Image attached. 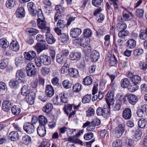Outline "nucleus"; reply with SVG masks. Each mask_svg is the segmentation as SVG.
Here are the masks:
<instances>
[{"label":"nucleus","instance_id":"1","mask_svg":"<svg viewBox=\"0 0 147 147\" xmlns=\"http://www.w3.org/2000/svg\"><path fill=\"white\" fill-rule=\"evenodd\" d=\"M35 62L37 66L40 67L41 66L42 63L45 66L50 65L51 64V60L49 56L43 54L40 56V58L36 57Z\"/></svg>","mask_w":147,"mask_h":147},{"label":"nucleus","instance_id":"2","mask_svg":"<svg viewBox=\"0 0 147 147\" xmlns=\"http://www.w3.org/2000/svg\"><path fill=\"white\" fill-rule=\"evenodd\" d=\"M28 10L32 16H36L40 18L42 17V11L41 9H38L37 10H35L36 6L32 2H31L28 3L27 5Z\"/></svg>","mask_w":147,"mask_h":147},{"label":"nucleus","instance_id":"3","mask_svg":"<svg viewBox=\"0 0 147 147\" xmlns=\"http://www.w3.org/2000/svg\"><path fill=\"white\" fill-rule=\"evenodd\" d=\"M35 65L32 63H28L26 67V74L28 76L31 77L35 75L36 71Z\"/></svg>","mask_w":147,"mask_h":147},{"label":"nucleus","instance_id":"4","mask_svg":"<svg viewBox=\"0 0 147 147\" xmlns=\"http://www.w3.org/2000/svg\"><path fill=\"white\" fill-rule=\"evenodd\" d=\"M124 125L123 124H120L117 127H116L113 131L115 136L117 138H120L124 132Z\"/></svg>","mask_w":147,"mask_h":147},{"label":"nucleus","instance_id":"5","mask_svg":"<svg viewBox=\"0 0 147 147\" xmlns=\"http://www.w3.org/2000/svg\"><path fill=\"white\" fill-rule=\"evenodd\" d=\"M24 81L20 80V79L16 78L15 80H11L9 82V86L11 88L16 89L18 88L20 86L23 85L24 83Z\"/></svg>","mask_w":147,"mask_h":147},{"label":"nucleus","instance_id":"6","mask_svg":"<svg viewBox=\"0 0 147 147\" xmlns=\"http://www.w3.org/2000/svg\"><path fill=\"white\" fill-rule=\"evenodd\" d=\"M87 38L85 40L87 42H85L84 43L82 44L81 46L82 47V49L84 52L87 54H89L91 50V48L90 45L89 44L90 42V39L89 37H87Z\"/></svg>","mask_w":147,"mask_h":147},{"label":"nucleus","instance_id":"7","mask_svg":"<svg viewBox=\"0 0 147 147\" xmlns=\"http://www.w3.org/2000/svg\"><path fill=\"white\" fill-rule=\"evenodd\" d=\"M23 128L24 131L27 133L31 134L35 131L34 126L33 124L31 123L27 122L24 125Z\"/></svg>","mask_w":147,"mask_h":147},{"label":"nucleus","instance_id":"8","mask_svg":"<svg viewBox=\"0 0 147 147\" xmlns=\"http://www.w3.org/2000/svg\"><path fill=\"white\" fill-rule=\"evenodd\" d=\"M128 77L130 78L131 81L134 84H140L141 81V77L139 75H134L132 73H129L128 75Z\"/></svg>","mask_w":147,"mask_h":147},{"label":"nucleus","instance_id":"9","mask_svg":"<svg viewBox=\"0 0 147 147\" xmlns=\"http://www.w3.org/2000/svg\"><path fill=\"white\" fill-rule=\"evenodd\" d=\"M25 96L27 102L30 105H32L34 103L35 99V93L32 92H28Z\"/></svg>","mask_w":147,"mask_h":147},{"label":"nucleus","instance_id":"10","mask_svg":"<svg viewBox=\"0 0 147 147\" xmlns=\"http://www.w3.org/2000/svg\"><path fill=\"white\" fill-rule=\"evenodd\" d=\"M46 95L48 97H52L54 94V91L53 87L51 85L48 84L45 87Z\"/></svg>","mask_w":147,"mask_h":147},{"label":"nucleus","instance_id":"11","mask_svg":"<svg viewBox=\"0 0 147 147\" xmlns=\"http://www.w3.org/2000/svg\"><path fill=\"white\" fill-rule=\"evenodd\" d=\"M35 49L37 52L40 53L44 50L47 49L48 48V45L46 44L37 43L35 46Z\"/></svg>","mask_w":147,"mask_h":147},{"label":"nucleus","instance_id":"12","mask_svg":"<svg viewBox=\"0 0 147 147\" xmlns=\"http://www.w3.org/2000/svg\"><path fill=\"white\" fill-rule=\"evenodd\" d=\"M122 117L126 120L130 119L132 116L131 110L129 108H126L123 110L122 113Z\"/></svg>","mask_w":147,"mask_h":147},{"label":"nucleus","instance_id":"13","mask_svg":"<svg viewBox=\"0 0 147 147\" xmlns=\"http://www.w3.org/2000/svg\"><path fill=\"white\" fill-rule=\"evenodd\" d=\"M100 57L99 52L96 50L93 51L90 55V59L93 62H95L98 61Z\"/></svg>","mask_w":147,"mask_h":147},{"label":"nucleus","instance_id":"14","mask_svg":"<svg viewBox=\"0 0 147 147\" xmlns=\"http://www.w3.org/2000/svg\"><path fill=\"white\" fill-rule=\"evenodd\" d=\"M38 19L37 20V25L38 27L42 29H46V22L42 19L43 18V13H42V18H40L39 17L37 16Z\"/></svg>","mask_w":147,"mask_h":147},{"label":"nucleus","instance_id":"15","mask_svg":"<svg viewBox=\"0 0 147 147\" xmlns=\"http://www.w3.org/2000/svg\"><path fill=\"white\" fill-rule=\"evenodd\" d=\"M36 54L35 51H30L28 52L24 53V55L25 59L28 60H32L36 56Z\"/></svg>","mask_w":147,"mask_h":147},{"label":"nucleus","instance_id":"16","mask_svg":"<svg viewBox=\"0 0 147 147\" xmlns=\"http://www.w3.org/2000/svg\"><path fill=\"white\" fill-rule=\"evenodd\" d=\"M82 30L78 28H73L70 32V36L72 37H78L82 33Z\"/></svg>","mask_w":147,"mask_h":147},{"label":"nucleus","instance_id":"17","mask_svg":"<svg viewBox=\"0 0 147 147\" xmlns=\"http://www.w3.org/2000/svg\"><path fill=\"white\" fill-rule=\"evenodd\" d=\"M37 132L40 136L43 137L45 136L46 133L45 126L44 125H39L37 128Z\"/></svg>","mask_w":147,"mask_h":147},{"label":"nucleus","instance_id":"18","mask_svg":"<svg viewBox=\"0 0 147 147\" xmlns=\"http://www.w3.org/2000/svg\"><path fill=\"white\" fill-rule=\"evenodd\" d=\"M25 12L24 8L22 7H19L17 10L16 15L17 17L22 18L24 16Z\"/></svg>","mask_w":147,"mask_h":147},{"label":"nucleus","instance_id":"19","mask_svg":"<svg viewBox=\"0 0 147 147\" xmlns=\"http://www.w3.org/2000/svg\"><path fill=\"white\" fill-rule=\"evenodd\" d=\"M25 77L26 74L24 71L21 70H19L17 71L16 74V78L20 79L24 81V79Z\"/></svg>","mask_w":147,"mask_h":147},{"label":"nucleus","instance_id":"20","mask_svg":"<svg viewBox=\"0 0 147 147\" xmlns=\"http://www.w3.org/2000/svg\"><path fill=\"white\" fill-rule=\"evenodd\" d=\"M105 59L110 61V64L111 66H115L117 65V60L114 55H110L108 58L106 57Z\"/></svg>","mask_w":147,"mask_h":147},{"label":"nucleus","instance_id":"21","mask_svg":"<svg viewBox=\"0 0 147 147\" xmlns=\"http://www.w3.org/2000/svg\"><path fill=\"white\" fill-rule=\"evenodd\" d=\"M70 57L72 60L78 61L81 57V54L79 52H73L70 54Z\"/></svg>","mask_w":147,"mask_h":147},{"label":"nucleus","instance_id":"22","mask_svg":"<svg viewBox=\"0 0 147 147\" xmlns=\"http://www.w3.org/2000/svg\"><path fill=\"white\" fill-rule=\"evenodd\" d=\"M114 94L113 92L109 91L107 95L106 99L107 102L109 104L113 102L114 101Z\"/></svg>","mask_w":147,"mask_h":147},{"label":"nucleus","instance_id":"23","mask_svg":"<svg viewBox=\"0 0 147 147\" xmlns=\"http://www.w3.org/2000/svg\"><path fill=\"white\" fill-rule=\"evenodd\" d=\"M129 102L132 105H135L137 101V97L132 94H129L127 96Z\"/></svg>","mask_w":147,"mask_h":147},{"label":"nucleus","instance_id":"24","mask_svg":"<svg viewBox=\"0 0 147 147\" xmlns=\"http://www.w3.org/2000/svg\"><path fill=\"white\" fill-rule=\"evenodd\" d=\"M130 82L128 79L125 78L122 79L121 82V85L123 88H127L130 85Z\"/></svg>","mask_w":147,"mask_h":147},{"label":"nucleus","instance_id":"25","mask_svg":"<svg viewBox=\"0 0 147 147\" xmlns=\"http://www.w3.org/2000/svg\"><path fill=\"white\" fill-rule=\"evenodd\" d=\"M9 137L11 141H16L18 139L19 135L17 132L13 131L9 134Z\"/></svg>","mask_w":147,"mask_h":147},{"label":"nucleus","instance_id":"26","mask_svg":"<svg viewBox=\"0 0 147 147\" xmlns=\"http://www.w3.org/2000/svg\"><path fill=\"white\" fill-rule=\"evenodd\" d=\"M11 107V102L8 100L4 101L2 104V109L3 111L8 112L10 109Z\"/></svg>","mask_w":147,"mask_h":147},{"label":"nucleus","instance_id":"27","mask_svg":"<svg viewBox=\"0 0 147 147\" xmlns=\"http://www.w3.org/2000/svg\"><path fill=\"white\" fill-rule=\"evenodd\" d=\"M10 46L11 49L15 51H18L20 48L18 43L16 41H12L10 44Z\"/></svg>","mask_w":147,"mask_h":147},{"label":"nucleus","instance_id":"28","mask_svg":"<svg viewBox=\"0 0 147 147\" xmlns=\"http://www.w3.org/2000/svg\"><path fill=\"white\" fill-rule=\"evenodd\" d=\"M136 42L133 39H129L126 43V46L128 49H133L136 47Z\"/></svg>","mask_w":147,"mask_h":147},{"label":"nucleus","instance_id":"29","mask_svg":"<svg viewBox=\"0 0 147 147\" xmlns=\"http://www.w3.org/2000/svg\"><path fill=\"white\" fill-rule=\"evenodd\" d=\"M102 116L105 118H108L110 116V109L109 106L108 105H106V107H104V110Z\"/></svg>","mask_w":147,"mask_h":147},{"label":"nucleus","instance_id":"30","mask_svg":"<svg viewBox=\"0 0 147 147\" xmlns=\"http://www.w3.org/2000/svg\"><path fill=\"white\" fill-rule=\"evenodd\" d=\"M9 43L5 38L0 39V46L3 48L6 49L9 46Z\"/></svg>","mask_w":147,"mask_h":147},{"label":"nucleus","instance_id":"31","mask_svg":"<svg viewBox=\"0 0 147 147\" xmlns=\"http://www.w3.org/2000/svg\"><path fill=\"white\" fill-rule=\"evenodd\" d=\"M70 76L73 78H77L79 74L78 70L75 68H71L69 70Z\"/></svg>","mask_w":147,"mask_h":147},{"label":"nucleus","instance_id":"32","mask_svg":"<svg viewBox=\"0 0 147 147\" xmlns=\"http://www.w3.org/2000/svg\"><path fill=\"white\" fill-rule=\"evenodd\" d=\"M38 120L40 123L39 125H45L47 122L46 118L44 116L40 115L38 117Z\"/></svg>","mask_w":147,"mask_h":147},{"label":"nucleus","instance_id":"33","mask_svg":"<svg viewBox=\"0 0 147 147\" xmlns=\"http://www.w3.org/2000/svg\"><path fill=\"white\" fill-rule=\"evenodd\" d=\"M81 37H72V41L73 44L75 45H80V46L82 45V41H84V40H81Z\"/></svg>","mask_w":147,"mask_h":147},{"label":"nucleus","instance_id":"34","mask_svg":"<svg viewBox=\"0 0 147 147\" xmlns=\"http://www.w3.org/2000/svg\"><path fill=\"white\" fill-rule=\"evenodd\" d=\"M92 82V78L90 76H86L83 79L82 83L85 85L88 86L91 85Z\"/></svg>","mask_w":147,"mask_h":147},{"label":"nucleus","instance_id":"35","mask_svg":"<svg viewBox=\"0 0 147 147\" xmlns=\"http://www.w3.org/2000/svg\"><path fill=\"white\" fill-rule=\"evenodd\" d=\"M122 105V101L120 99L116 100L115 105H113L114 109L116 111L119 110L121 108Z\"/></svg>","mask_w":147,"mask_h":147},{"label":"nucleus","instance_id":"36","mask_svg":"<svg viewBox=\"0 0 147 147\" xmlns=\"http://www.w3.org/2000/svg\"><path fill=\"white\" fill-rule=\"evenodd\" d=\"M117 29L120 31H123L127 28L126 24L125 23H118L116 25Z\"/></svg>","mask_w":147,"mask_h":147},{"label":"nucleus","instance_id":"37","mask_svg":"<svg viewBox=\"0 0 147 147\" xmlns=\"http://www.w3.org/2000/svg\"><path fill=\"white\" fill-rule=\"evenodd\" d=\"M11 111L14 115H18L21 111V109L18 106L14 105L12 107Z\"/></svg>","mask_w":147,"mask_h":147},{"label":"nucleus","instance_id":"38","mask_svg":"<svg viewBox=\"0 0 147 147\" xmlns=\"http://www.w3.org/2000/svg\"><path fill=\"white\" fill-rule=\"evenodd\" d=\"M53 108L52 104L50 103H48L44 107L42 110L44 112L48 113L52 110Z\"/></svg>","mask_w":147,"mask_h":147},{"label":"nucleus","instance_id":"39","mask_svg":"<svg viewBox=\"0 0 147 147\" xmlns=\"http://www.w3.org/2000/svg\"><path fill=\"white\" fill-rule=\"evenodd\" d=\"M23 142L26 145H28L31 143V138L28 135H25L22 138Z\"/></svg>","mask_w":147,"mask_h":147},{"label":"nucleus","instance_id":"40","mask_svg":"<svg viewBox=\"0 0 147 147\" xmlns=\"http://www.w3.org/2000/svg\"><path fill=\"white\" fill-rule=\"evenodd\" d=\"M62 84L64 88L67 89L71 88L72 86V83L67 80L63 81Z\"/></svg>","mask_w":147,"mask_h":147},{"label":"nucleus","instance_id":"41","mask_svg":"<svg viewBox=\"0 0 147 147\" xmlns=\"http://www.w3.org/2000/svg\"><path fill=\"white\" fill-rule=\"evenodd\" d=\"M147 121L143 119L139 120L138 121V126L139 127L141 128H145L147 125Z\"/></svg>","mask_w":147,"mask_h":147},{"label":"nucleus","instance_id":"42","mask_svg":"<svg viewBox=\"0 0 147 147\" xmlns=\"http://www.w3.org/2000/svg\"><path fill=\"white\" fill-rule=\"evenodd\" d=\"M15 0H7L6 3V7L11 9L13 7L16 5Z\"/></svg>","mask_w":147,"mask_h":147},{"label":"nucleus","instance_id":"43","mask_svg":"<svg viewBox=\"0 0 147 147\" xmlns=\"http://www.w3.org/2000/svg\"><path fill=\"white\" fill-rule=\"evenodd\" d=\"M56 60L57 62L60 64H62L64 62L65 57L62 56L57 55L56 56Z\"/></svg>","mask_w":147,"mask_h":147},{"label":"nucleus","instance_id":"44","mask_svg":"<svg viewBox=\"0 0 147 147\" xmlns=\"http://www.w3.org/2000/svg\"><path fill=\"white\" fill-rule=\"evenodd\" d=\"M92 96L91 94H87L82 98V102L84 104L89 103L91 101Z\"/></svg>","mask_w":147,"mask_h":147},{"label":"nucleus","instance_id":"45","mask_svg":"<svg viewBox=\"0 0 147 147\" xmlns=\"http://www.w3.org/2000/svg\"><path fill=\"white\" fill-rule=\"evenodd\" d=\"M136 84H134L133 85H131L130 84V85L128 86L127 88L130 91L134 92L136 91L138 89L139 87Z\"/></svg>","mask_w":147,"mask_h":147},{"label":"nucleus","instance_id":"46","mask_svg":"<svg viewBox=\"0 0 147 147\" xmlns=\"http://www.w3.org/2000/svg\"><path fill=\"white\" fill-rule=\"evenodd\" d=\"M103 0H92V3L94 6L98 7L101 6L102 4Z\"/></svg>","mask_w":147,"mask_h":147},{"label":"nucleus","instance_id":"47","mask_svg":"<svg viewBox=\"0 0 147 147\" xmlns=\"http://www.w3.org/2000/svg\"><path fill=\"white\" fill-rule=\"evenodd\" d=\"M94 134L92 132H89L85 134L84 138L86 140H89L92 139L94 137Z\"/></svg>","mask_w":147,"mask_h":147},{"label":"nucleus","instance_id":"48","mask_svg":"<svg viewBox=\"0 0 147 147\" xmlns=\"http://www.w3.org/2000/svg\"><path fill=\"white\" fill-rule=\"evenodd\" d=\"M73 105H71L70 104L67 105V106L66 105H65V106L63 108V109L64 112L67 115L69 114L68 111H70L71 110L72 108V106Z\"/></svg>","mask_w":147,"mask_h":147},{"label":"nucleus","instance_id":"49","mask_svg":"<svg viewBox=\"0 0 147 147\" xmlns=\"http://www.w3.org/2000/svg\"><path fill=\"white\" fill-rule=\"evenodd\" d=\"M65 26V23L63 20H59L57 24V26L58 28L63 29Z\"/></svg>","mask_w":147,"mask_h":147},{"label":"nucleus","instance_id":"50","mask_svg":"<svg viewBox=\"0 0 147 147\" xmlns=\"http://www.w3.org/2000/svg\"><path fill=\"white\" fill-rule=\"evenodd\" d=\"M86 116L88 117L93 116H94L95 111L91 107L88 108L86 111Z\"/></svg>","mask_w":147,"mask_h":147},{"label":"nucleus","instance_id":"51","mask_svg":"<svg viewBox=\"0 0 147 147\" xmlns=\"http://www.w3.org/2000/svg\"><path fill=\"white\" fill-rule=\"evenodd\" d=\"M68 64L65 63L61 69V73L63 74L67 73L68 71Z\"/></svg>","mask_w":147,"mask_h":147},{"label":"nucleus","instance_id":"52","mask_svg":"<svg viewBox=\"0 0 147 147\" xmlns=\"http://www.w3.org/2000/svg\"><path fill=\"white\" fill-rule=\"evenodd\" d=\"M83 34L84 37H90L92 34L91 30L89 28L84 30Z\"/></svg>","mask_w":147,"mask_h":147},{"label":"nucleus","instance_id":"53","mask_svg":"<svg viewBox=\"0 0 147 147\" xmlns=\"http://www.w3.org/2000/svg\"><path fill=\"white\" fill-rule=\"evenodd\" d=\"M81 85L79 83L76 84L73 87V91L75 92H79L81 90Z\"/></svg>","mask_w":147,"mask_h":147},{"label":"nucleus","instance_id":"54","mask_svg":"<svg viewBox=\"0 0 147 147\" xmlns=\"http://www.w3.org/2000/svg\"><path fill=\"white\" fill-rule=\"evenodd\" d=\"M24 61V58H23L18 57L16 59V65L17 66H18L23 63Z\"/></svg>","mask_w":147,"mask_h":147},{"label":"nucleus","instance_id":"55","mask_svg":"<svg viewBox=\"0 0 147 147\" xmlns=\"http://www.w3.org/2000/svg\"><path fill=\"white\" fill-rule=\"evenodd\" d=\"M76 130L75 129H68L67 130V136L70 137L71 136H74L76 134L75 133Z\"/></svg>","mask_w":147,"mask_h":147},{"label":"nucleus","instance_id":"56","mask_svg":"<svg viewBox=\"0 0 147 147\" xmlns=\"http://www.w3.org/2000/svg\"><path fill=\"white\" fill-rule=\"evenodd\" d=\"M144 52V50L142 49H137L134 51V53L135 56H138L139 55L142 54Z\"/></svg>","mask_w":147,"mask_h":147},{"label":"nucleus","instance_id":"57","mask_svg":"<svg viewBox=\"0 0 147 147\" xmlns=\"http://www.w3.org/2000/svg\"><path fill=\"white\" fill-rule=\"evenodd\" d=\"M144 10L142 9H138L136 10V16L139 18H142L143 16Z\"/></svg>","mask_w":147,"mask_h":147},{"label":"nucleus","instance_id":"58","mask_svg":"<svg viewBox=\"0 0 147 147\" xmlns=\"http://www.w3.org/2000/svg\"><path fill=\"white\" fill-rule=\"evenodd\" d=\"M129 14L125 13L123 15V18L125 19V21H128L130 19V17H133V16L132 13L131 12L128 13Z\"/></svg>","mask_w":147,"mask_h":147},{"label":"nucleus","instance_id":"59","mask_svg":"<svg viewBox=\"0 0 147 147\" xmlns=\"http://www.w3.org/2000/svg\"><path fill=\"white\" fill-rule=\"evenodd\" d=\"M121 140L117 139L113 142L112 146L113 147H119L121 146Z\"/></svg>","mask_w":147,"mask_h":147},{"label":"nucleus","instance_id":"60","mask_svg":"<svg viewBox=\"0 0 147 147\" xmlns=\"http://www.w3.org/2000/svg\"><path fill=\"white\" fill-rule=\"evenodd\" d=\"M28 89L26 86H24L21 88V94L22 95L25 96L28 92Z\"/></svg>","mask_w":147,"mask_h":147},{"label":"nucleus","instance_id":"61","mask_svg":"<svg viewBox=\"0 0 147 147\" xmlns=\"http://www.w3.org/2000/svg\"><path fill=\"white\" fill-rule=\"evenodd\" d=\"M59 42L60 43L65 44L69 40L68 37H59Z\"/></svg>","mask_w":147,"mask_h":147},{"label":"nucleus","instance_id":"62","mask_svg":"<svg viewBox=\"0 0 147 147\" xmlns=\"http://www.w3.org/2000/svg\"><path fill=\"white\" fill-rule=\"evenodd\" d=\"M140 68L143 71L146 70L147 69V63L146 62H141L139 63Z\"/></svg>","mask_w":147,"mask_h":147},{"label":"nucleus","instance_id":"63","mask_svg":"<svg viewBox=\"0 0 147 147\" xmlns=\"http://www.w3.org/2000/svg\"><path fill=\"white\" fill-rule=\"evenodd\" d=\"M129 32L128 31H122L119 32L118 35L119 37H123L129 36Z\"/></svg>","mask_w":147,"mask_h":147},{"label":"nucleus","instance_id":"64","mask_svg":"<svg viewBox=\"0 0 147 147\" xmlns=\"http://www.w3.org/2000/svg\"><path fill=\"white\" fill-rule=\"evenodd\" d=\"M28 32L29 33L30 35L31 36L35 35L38 32L37 30L33 28H30L28 31Z\"/></svg>","mask_w":147,"mask_h":147}]
</instances>
